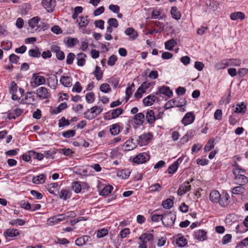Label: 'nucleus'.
<instances>
[{
    "label": "nucleus",
    "instance_id": "1",
    "mask_svg": "<svg viewBox=\"0 0 248 248\" xmlns=\"http://www.w3.org/2000/svg\"><path fill=\"white\" fill-rule=\"evenodd\" d=\"M76 216L75 212L73 211L68 212L64 214H58L49 217L47 220V222L49 225L52 226L62 221L66 220L69 218L75 217Z\"/></svg>",
    "mask_w": 248,
    "mask_h": 248
},
{
    "label": "nucleus",
    "instance_id": "2",
    "mask_svg": "<svg viewBox=\"0 0 248 248\" xmlns=\"http://www.w3.org/2000/svg\"><path fill=\"white\" fill-rule=\"evenodd\" d=\"M246 172L245 170L240 168H234L232 173L234 175V183L244 186L248 183V178L244 175Z\"/></svg>",
    "mask_w": 248,
    "mask_h": 248
},
{
    "label": "nucleus",
    "instance_id": "3",
    "mask_svg": "<svg viewBox=\"0 0 248 248\" xmlns=\"http://www.w3.org/2000/svg\"><path fill=\"white\" fill-rule=\"evenodd\" d=\"M103 111V108L98 106H94L84 113V117L92 120L97 117Z\"/></svg>",
    "mask_w": 248,
    "mask_h": 248
},
{
    "label": "nucleus",
    "instance_id": "4",
    "mask_svg": "<svg viewBox=\"0 0 248 248\" xmlns=\"http://www.w3.org/2000/svg\"><path fill=\"white\" fill-rule=\"evenodd\" d=\"M176 215L171 212L163 215L162 223L166 227H171L174 224Z\"/></svg>",
    "mask_w": 248,
    "mask_h": 248
},
{
    "label": "nucleus",
    "instance_id": "5",
    "mask_svg": "<svg viewBox=\"0 0 248 248\" xmlns=\"http://www.w3.org/2000/svg\"><path fill=\"white\" fill-rule=\"evenodd\" d=\"M39 20L40 18L38 16L33 17L29 20L28 24L31 30L34 29L35 31H40L42 29L45 30L44 27L45 24L44 23H41L42 24V26H41V24L38 25Z\"/></svg>",
    "mask_w": 248,
    "mask_h": 248
},
{
    "label": "nucleus",
    "instance_id": "6",
    "mask_svg": "<svg viewBox=\"0 0 248 248\" xmlns=\"http://www.w3.org/2000/svg\"><path fill=\"white\" fill-rule=\"evenodd\" d=\"M150 156L149 153L143 152L140 153L133 159V162L140 164H143L150 159Z\"/></svg>",
    "mask_w": 248,
    "mask_h": 248
},
{
    "label": "nucleus",
    "instance_id": "7",
    "mask_svg": "<svg viewBox=\"0 0 248 248\" xmlns=\"http://www.w3.org/2000/svg\"><path fill=\"white\" fill-rule=\"evenodd\" d=\"M154 236L151 233H143L141 234L139 239L141 241L140 244L139 248H147L146 243L147 242L152 241L153 240Z\"/></svg>",
    "mask_w": 248,
    "mask_h": 248
},
{
    "label": "nucleus",
    "instance_id": "8",
    "mask_svg": "<svg viewBox=\"0 0 248 248\" xmlns=\"http://www.w3.org/2000/svg\"><path fill=\"white\" fill-rule=\"evenodd\" d=\"M32 79L33 81L31 82V86L33 87L43 85L46 83L45 77L42 76H38L36 73L33 74Z\"/></svg>",
    "mask_w": 248,
    "mask_h": 248
},
{
    "label": "nucleus",
    "instance_id": "9",
    "mask_svg": "<svg viewBox=\"0 0 248 248\" xmlns=\"http://www.w3.org/2000/svg\"><path fill=\"white\" fill-rule=\"evenodd\" d=\"M42 5L48 12H52L53 11L56 6L55 0H42Z\"/></svg>",
    "mask_w": 248,
    "mask_h": 248
},
{
    "label": "nucleus",
    "instance_id": "10",
    "mask_svg": "<svg viewBox=\"0 0 248 248\" xmlns=\"http://www.w3.org/2000/svg\"><path fill=\"white\" fill-rule=\"evenodd\" d=\"M195 119V116L194 113L192 112H189L185 114L181 122L185 126H186L192 124L194 121Z\"/></svg>",
    "mask_w": 248,
    "mask_h": 248
},
{
    "label": "nucleus",
    "instance_id": "11",
    "mask_svg": "<svg viewBox=\"0 0 248 248\" xmlns=\"http://www.w3.org/2000/svg\"><path fill=\"white\" fill-rule=\"evenodd\" d=\"M37 96L41 99H47L50 98V93L48 90L44 87H41L38 88L36 91Z\"/></svg>",
    "mask_w": 248,
    "mask_h": 248
},
{
    "label": "nucleus",
    "instance_id": "12",
    "mask_svg": "<svg viewBox=\"0 0 248 248\" xmlns=\"http://www.w3.org/2000/svg\"><path fill=\"white\" fill-rule=\"evenodd\" d=\"M151 135L149 133L142 134L138 137L137 141L140 146H144L147 144L150 140Z\"/></svg>",
    "mask_w": 248,
    "mask_h": 248
},
{
    "label": "nucleus",
    "instance_id": "13",
    "mask_svg": "<svg viewBox=\"0 0 248 248\" xmlns=\"http://www.w3.org/2000/svg\"><path fill=\"white\" fill-rule=\"evenodd\" d=\"M190 189L191 186L189 185V182L186 181L180 186L177 190V194L179 196H182L186 192L189 191Z\"/></svg>",
    "mask_w": 248,
    "mask_h": 248
},
{
    "label": "nucleus",
    "instance_id": "14",
    "mask_svg": "<svg viewBox=\"0 0 248 248\" xmlns=\"http://www.w3.org/2000/svg\"><path fill=\"white\" fill-rule=\"evenodd\" d=\"M145 117L147 123L149 124H153L156 119H160V117H158L157 115L155 116L154 111L153 110H147L146 113Z\"/></svg>",
    "mask_w": 248,
    "mask_h": 248
},
{
    "label": "nucleus",
    "instance_id": "15",
    "mask_svg": "<svg viewBox=\"0 0 248 248\" xmlns=\"http://www.w3.org/2000/svg\"><path fill=\"white\" fill-rule=\"evenodd\" d=\"M23 110L19 108L13 109L9 111L7 117L9 120L15 119L21 115Z\"/></svg>",
    "mask_w": 248,
    "mask_h": 248
},
{
    "label": "nucleus",
    "instance_id": "16",
    "mask_svg": "<svg viewBox=\"0 0 248 248\" xmlns=\"http://www.w3.org/2000/svg\"><path fill=\"white\" fill-rule=\"evenodd\" d=\"M51 50L55 53L56 56L58 60L62 61L64 59V53L61 50L60 47L57 46H52L51 47Z\"/></svg>",
    "mask_w": 248,
    "mask_h": 248
},
{
    "label": "nucleus",
    "instance_id": "17",
    "mask_svg": "<svg viewBox=\"0 0 248 248\" xmlns=\"http://www.w3.org/2000/svg\"><path fill=\"white\" fill-rule=\"evenodd\" d=\"M160 93L165 94L170 98L173 95L172 92L170 90V88L165 86L160 87L158 90L155 93V94L158 95Z\"/></svg>",
    "mask_w": 248,
    "mask_h": 248
},
{
    "label": "nucleus",
    "instance_id": "18",
    "mask_svg": "<svg viewBox=\"0 0 248 248\" xmlns=\"http://www.w3.org/2000/svg\"><path fill=\"white\" fill-rule=\"evenodd\" d=\"M229 195L227 192H223L221 195L219 202H218L221 207H226L229 204Z\"/></svg>",
    "mask_w": 248,
    "mask_h": 248
},
{
    "label": "nucleus",
    "instance_id": "19",
    "mask_svg": "<svg viewBox=\"0 0 248 248\" xmlns=\"http://www.w3.org/2000/svg\"><path fill=\"white\" fill-rule=\"evenodd\" d=\"M58 186L57 183H53L47 185L46 188L50 193L57 196L59 194V191H58Z\"/></svg>",
    "mask_w": 248,
    "mask_h": 248
},
{
    "label": "nucleus",
    "instance_id": "20",
    "mask_svg": "<svg viewBox=\"0 0 248 248\" xmlns=\"http://www.w3.org/2000/svg\"><path fill=\"white\" fill-rule=\"evenodd\" d=\"M156 99H158V98L155 95L152 94L145 97L142 101L144 105L150 106L153 105Z\"/></svg>",
    "mask_w": 248,
    "mask_h": 248
},
{
    "label": "nucleus",
    "instance_id": "21",
    "mask_svg": "<svg viewBox=\"0 0 248 248\" xmlns=\"http://www.w3.org/2000/svg\"><path fill=\"white\" fill-rule=\"evenodd\" d=\"M221 195L217 190H212L210 194V200L213 203H218L219 202Z\"/></svg>",
    "mask_w": 248,
    "mask_h": 248
},
{
    "label": "nucleus",
    "instance_id": "22",
    "mask_svg": "<svg viewBox=\"0 0 248 248\" xmlns=\"http://www.w3.org/2000/svg\"><path fill=\"white\" fill-rule=\"evenodd\" d=\"M182 106L179 104V101L175 99H172L165 103L164 108L166 109H168L173 107H181Z\"/></svg>",
    "mask_w": 248,
    "mask_h": 248
},
{
    "label": "nucleus",
    "instance_id": "23",
    "mask_svg": "<svg viewBox=\"0 0 248 248\" xmlns=\"http://www.w3.org/2000/svg\"><path fill=\"white\" fill-rule=\"evenodd\" d=\"M35 93L34 92H28L25 97V103L28 104H32L35 101Z\"/></svg>",
    "mask_w": 248,
    "mask_h": 248
},
{
    "label": "nucleus",
    "instance_id": "24",
    "mask_svg": "<svg viewBox=\"0 0 248 248\" xmlns=\"http://www.w3.org/2000/svg\"><path fill=\"white\" fill-rule=\"evenodd\" d=\"M194 237L199 241H204L206 239V232L199 230L195 232Z\"/></svg>",
    "mask_w": 248,
    "mask_h": 248
},
{
    "label": "nucleus",
    "instance_id": "25",
    "mask_svg": "<svg viewBox=\"0 0 248 248\" xmlns=\"http://www.w3.org/2000/svg\"><path fill=\"white\" fill-rule=\"evenodd\" d=\"M133 141V139L130 138L125 142L123 145L125 150L130 151L136 148V145Z\"/></svg>",
    "mask_w": 248,
    "mask_h": 248
},
{
    "label": "nucleus",
    "instance_id": "26",
    "mask_svg": "<svg viewBox=\"0 0 248 248\" xmlns=\"http://www.w3.org/2000/svg\"><path fill=\"white\" fill-rule=\"evenodd\" d=\"M246 109V106L243 103L237 104L232 106V111L237 113H245Z\"/></svg>",
    "mask_w": 248,
    "mask_h": 248
},
{
    "label": "nucleus",
    "instance_id": "27",
    "mask_svg": "<svg viewBox=\"0 0 248 248\" xmlns=\"http://www.w3.org/2000/svg\"><path fill=\"white\" fill-rule=\"evenodd\" d=\"M46 176L44 174H41L36 176H34L32 178V183L35 184H43L45 183Z\"/></svg>",
    "mask_w": 248,
    "mask_h": 248
},
{
    "label": "nucleus",
    "instance_id": "28",
    "mask_svg": "<svg viewBox=\"0 0 248 248\" xmlns=\"http://www.w3.org/2000/svg\"><path fill=\"white\" fill-rule=\"evenodd\" d=\"M144 118L145 115L142 112L137 113L134 116L135 122L139 125H142Z\"/></svg>",
    "mask_w": 248,
    "mask_h": 248
},
{
    "label": "nucleus",
    "instance_id": "29",
    "mask_svg": "<svg viewBox=\"0 0 248 248\" xmlns=\"http://www.w3.org/2000/svg\"><path fill=\"white\" fill-rule=\"evenodd\" d=\"M59 198L64 201L69 199L71 196V192L67 189H62L59 193Z\"/></svg>",
    "mask_w": 248,
    "mask_h": 248
},
{
    "label": "nucleus",
    "instance_id": "30",
    "mask_svg": "<svg viewBox=\"0 0 248 248\" xmlns=\"http://www.w3.org/2000/svg\"><path fill=\"white\" fill-rule=\"evenodd\" d=\"M125 33L133 39H136L138 36V32L133 28H128L125 31Z\"/></svg>",
    "mask_w": 248,
    "mask_h": 248
},
{
    "label": "nucleus",
    "instance_id": "31",
    "mask_svg": "<svg viewBox=\"0 0 248 248\" xmlns=\"http://www.w3.org/2000/svg\"><path fill=\"white\" fill-rule=\"evenodd\" d=\"M19 234L18 230L16 229H9L4 232V235L10 237L17 236Z\"/></svg>",
    "mask_w": 248,
    "mask_h": 248
},
{
    "label": "nucleus",
    "instance_id": "32",
    "mask_svg": "<svg viewBox=\"0 0 248 248\" xmlns=\"http://www.w3.org/2000/svg\"><path fill=\"white\" fill-rule=\"evenodd\" d=\"M93 74L97 80H100L103 78V71L98 66H96L94 71L93 72Z\"/></svg>",
    "mask_w": 248,
    "mask_h": 248
},
{
    "label": "nucleus",
    "instance_id": "33",
    "mask_svg": "<svg viewBox=\"0 0 248 248\" xmlns=\"http://www.w3.org/2000/svg\"><path fill=\"white\" fill-rule=\"evenodd\" d=\"M229 66H239L241 64V60L239 59H227Z\"/></svg>",
    "mask_w": 248,
    "mask_h": 248
},
{
    "label": "nucleus",
    "instance_id": "34",
    "mask_svg": "<svg viewBox=\"0 0 248 248\" xmlns=\"http://www.w3.org/2000/svg\"><path fill=\"white\" fill-rule=\"evenodd\" d=\"M109 130L111 135L115 136L120 132L119 124H115L110 126Z\"/></svg>",
    "mask_w": 248,
    "mask_h": 248
},
{
    "label": "nucleus",
    "instance_id": "35",
    "mask_svg": "<svg viewBox=\"0 0 248 248\" xmlns=\"http://www.w3.org/2000/svg\"><path fill=\"white\" fill-rule=\"evenodd\" d=\"M171 15H172V17L176 19L179 20L180 19L181 17V14L180 12L178 11L177 8L175 6L172 7L170 11Z\"/></svg>",
    "mask_w": 248,
    "mask_h": 248
},
{
    "label": "nucleus",
    "instance_id": "36",
    "mask_svg": "<svg viewBox=\"0 0 248 248\" xmlns=\"http://www.w3.org/2000/svg\"><path fill=\"white\" fill-rule=\"evenodd\" d=\"M60 82L65 87H70L72 85L71 78L69 77L62 76Z\"/></svg>",
    "mask_w": 248,
    "mask_h": 248
},
{
    "label": "nucleus",
    "instance_id": "37",
    "mask_svg": "<svg viewBox=\"0 0 248 248\" xmlns=\"http://www.w3.org/2000/svg\"><path fill=\"white\" fill-rule=\"evenodd\" d=\"M245 15L241 12H234L232 13L230 15V18L232 20H235L238 19H243L245 18Z\"/></svg>",
    "mask_w": 248,
    "mask_h": 248
},
{
    "label": "nucleus",
    "instance_id": "38",
    "mask_svg": "<svg viewBox=\"0 0 248 248\" xmlns=\"http://www.w3.org/2000/svg\"><path fill=\"white\" fill-rule=\"evenodd\" d=\"M177 45L176 41L173 39H170L165 43V48L169 50H171L173 47Z\"/></svg>",
    "mask_w": 248,
    "mask_h": 248
},
{
    "label": "nucleus",
    "instance_id": "39",
    "mask_svg": "<svg viewBox=\"0 0 248 248\" xmlns=\"http://www.w3.org/2000/svg\"><path fill=\"white\" fill-rule=\"evenodd\" d=\"M113 186L110 185L106 186L103 189L99 192V195L102 196L108 195L113 190Z\"/></svg>",
    "mask_w": 248,
    "mask_h": 248
},
{
    "label": "nucleus",
    "instance_id": "40",
    "mask_svg": "<svg viewBox=\"0 0 248 248\" xmlns=\"http://www.w3.org/2000/svg\"><path fill=\"white\" fill-rule=\"evenodd\" d=\"M162 10L160 9L158 10L154 9L151 13L152 18L153 19H158L159 20L163 18V16H161V12Z\"/></svg>",
    "mask_w": 248,
    "mask_h": 248
},
{
    "label": "nucleus",
    "instance_id": "41",
    "mask_svg": "<svg viewBox=\"0 0 248 248\" xmlns=\"http://www.w3.org/2000/svg\"><path fill=\"white\" fill-rule=\"evenodd\" d=\"M246 191V189L242 186L234 187L232 189V193L233 194H243Z\"/></svg>",
    "mask_w": 248,
    "mask_h": 248
},
{
    "label": "nucleus",
    "instance_id": "42",
    "mask_svg": "<svg viewBox=\"0 0 248 248\" xmlns=\"http://www.w3.org/2000/svg\"><path fill=\"white\" fill-rule=\"evenodd\" d=\"M130 174V171L128 169H124L118 172L117 175L124 179H127Z\"/></svg>",
    "mask_w": 248,
    "mask_h": 248
},
{
    "label": "nucleus",
    "instance_id": "43",
    "mask_svg": "<svg viewBox=\"0 0 248 248\" xmlns=\"http://www.w3.org/2000/svg\"><path fill=\"white\" fill-rule=\"evenodd\" d=\"M77 41V38H72L70 37H67L64 40V42L69 47H73L76 44Z\"/></svg>",
    "mask_w": 248,
    "mask_h": 248
},
{
    "label": "nucleus",
    "instance_id": "44",
    "mask_svg": "<svg viewBox=\"0 0 248 248\" xmlns=\"http://www.w3.org/2000/svg\"><path fill=\"white\" fill-rule=\"evenodd\" d=\"M214 139L213 138L209 140L204 148V151L205 152H208L213 149L214 147Z\"/></svg>",
    "mask_w": 248,
    "mask_h": 248
},
{
    "label": "nucleus",
    "instance_id": "45",
    "mask_svg": "<svg viewBox=\"0 0 248 248\" xmlns=\"http://www.w3.org/2000/svg\"><path fill=\"white\" fill-rule=\"evenodd\" d=\"M29 55L34 58H39L41 56V52L37 47L35 49H30L29 51Z\"/></svg>",
    "mask_w": 248,
    "mask_h": 248
},
{
    "label": "nucleus",
    "instance_id": "46",
    "mask_svg": "<svg viewBox=\"0 0 248 248\" xmlns=\"http://www.w3.org/2000/svg\"><path fill=\"white\" fill-rule=\"evenodd\" d=\"M215 66V68L217 70L224 69L226 67H228L227 59L223 60L220 62L216 63Z\"/></svg>",
    "mask_w": 248,
    "mask_h": 248
},
{
    "label": "nucleus",
    "instance_id": "47",
    "mask_svg": "<svg viewBox=\"0 0 248 248\" xmlns=\"http://www.w3.org/2000/svg\"><path fill=\"white\" fill-rule=\"evenodd\" d=\"M123 109L120 108L111 110V118L115 119L118 117L120 115H121L123 113Z\"/></svg>",
    "mask_w": 248,
    "mask_h": 248
},
{
    "label": "nucleus",
    "instance_id": "48",
    "mask_svg": "<svg viewBox=\"0 0 248 248\" xmlns=\"http://www.w3.org/2000/svg\"><path fill=\"white\" fill-rule=\"evenodd\" d=\"M179 163L178 161L174 162L168 168V171L169 174L174 173L178 169Z\"/></svg>",
    "mask_w": 248,
    "mask_h": 248
},
{
    "label": "nucleus",
    "instance_id": "49",
    "mask_svg": "<svg viewBox=\"0 0 248 248\" xmlns=\"http://www.w3.org/2000/svg\"><path fill=\"white\" fill-rule=\"evenodd\" d=\"M134 84L132 83L130 86L127 87L125 91L126 98L127 100L130 98V96L132 94V93L134 91Z\"/></svg>",
    "mask_w": 248,
    "mask_h": 248
},
{
    "label": "nucleus",
    "instance_id": "50",
    "mask_svg": "<svg viewBox=\"0 0 248 248\" xmlns=\"http://www.w3.org/2000/svg\"><path fill=\"white\" fill-rule=\"evenodd\" d=\"M26 222L25 220L22 219H13L9 222V224L12 226H23L25 224Z\"/></svg>",
    "mask_w": 248,
    "mask_h": 248
},
{
    "label": "nucleus",
    "instance_id": "51",
    "mask_svg": "<svg viewBox=\"0 0 248 248\" xmlns=\"http://www.w3.org/2000/svg\"><path fill=\"white\" fill-rule=\"evenodd\" d=\"M187 243V240L184 236H180L176 239V244L179 247H183Z\"/></svg>",
    "mask_w": 248,
    "mask_h": 248
},
{
    "label": "nucleus",
    "instance_id": "52",
    "mask_svg": "<svg viewBox=\"0 0 248 248\" xmlns=\"http://www.w3.org/2000/svg\"><path fill=\"white\" fill-rule=\"evenodd\" d=\"M99 89L100 91L105 93H108L111 90L109 85L107 83H103L101 84L99 87Z\"/></svg>",
    "mask_w": 248,
    "mask_h": 248
},
{
    "label": "nucleus",
    "instance_id": "53",
    "mask_svg": "<svg viewBox=\"0 0 248 248\" xmlns=\"http://www.w3.org/2000/svg\"><path fill=\"white\" fill-rule=\"evenodd\" d=\"M162 206L165 209H170L173 205V201L170 199H167L162 202Z\"/></svg>",
    "mask_w": 248,
    "mask_h": 248
},
{
    "label": "nucleus",
    "instance_id": "54",
    "mask_svg": "<svg viewBox=\"0 0 248 248\" xmlns=\"http://www.w3.org/2000/svg\"><path fill=\"white\" fill-rule=\"evenodd\" d=\"M89 188V186L87 183L78 182V193L85 192Z\"/></svg>",
    "mask_w": 248,
    "mask_h": 248
},
{
    "label": "nucleus",
    "instance_id": "55",
    "mask_svg": "<svg viewBox=\"0 0 248 248\" xmlns=\"http://www.w3.org/2000/svg\"><path fill=\"white\" fill-rule=\"evenodd\" d=\"M108 230L106 228L98 230L96 232L97 237L99 238L104 237L108 234Z\"/></svg>",
    "mask_w": 248,
    "mask_h": 248
},
{
    "label": "nucleus",
    "instance_id": "56",
    "mask_svg": "<svg viewBox=\"0 0 248 248\" xmlns=\"http://www.w3.org/2000/svg\"><path fill=\"white\" fill-rule=\"evenodd\" d=\"M194 133V131L193 130L188 131L186 134L183 137L181 140L183 142L187 141L189 139H190L193 137Z\"/></svg>",
    "mask_w": 248,
    "mask_h": 248
},
{
    "label": "nucleus",
    "instance_id": "57",
    "mask_svg": "<svg viewBox=\"0 0 248 248\" xmlns=\"http://www.w3.org/2000/svg\"><path fill=\"white\" fill-rule=\"evenodd\" d=\"M32 157L35 159H37L38 160H42L43 159V154L38 153L33 151H30L29 152Z\"/></svg>",
    "mask_w": 248,
    "mask_h": 248
},
{
    "label": "nucleus",
    "instance_id": "58",
    "mask_svg": "<svg viewBox=\"0 0 248 248\" xmlns=\"http://www.w3.org/2000/svg\"><path fill=\"white\" fill-rule=\"evenodd\" d=\"M67 107L66 103H62L59 105L58 107L53 110V112L55 114H58L61 112L63 109Z\"/></svg>",
    "mask_w": 248,
    "mask_h": 248
},
{
    "label": "nucleus",
    "instance_id": "59",
    "mask_svg": "<svg viewBox=\"0 0 248 248\" xmlns=\"http://www.w3.org/2000/svg\"><path fill=\"white\" fill-rule=\"evenodd\" d=\"M161 188L162 186L159 184L157 183L149 187V189L150 191L151 192H159L160 191Z\"/></svg>",
    "mask_w": 248,
    "mask_h": 248
},
{
    "label": "nucleus",
    "instance_id": "60",
    "mask_svg": "<svg viewBox=\"0 0 248 248\" xmlns=\"http://www.w3.org/2000/svg\"><path fill=\"white\" fill-rule=\"evenodd\" d=\"M88 16H81L80 17V22H78V26L80 27H85L87 26L89 23V20L88 19Z\"/></svg>",
    "mask_w": 248,
    "mask_h": 248
},
{
    "label": "nucleus",
    "instance_id": "61",
    "mask_svg": "<svg viewBox=\"0 0 248 248\" xmlns=\"http://www.w3.org/2000/svg\"><path fill=\"white\" fill-rule=\"evenodd\" d=\"M108 23L109 26L117 28L119 26L118 20L115 18H110L108 20Z\"/></svg>",
    "mask_w": 248,
    "mask_h": 248
},
{
    "label": "nucleus",
    "instance_id": "62",
    "mask_svg": "<svg viewBox=\"0 0 248 248\" xmlns=\"http://www.w3.org/2000/svg\"><path fill=\"white\" fill-rule=\"evenodd\" d=\"M86 55L83 53H78V66H83L85 63Z\"/></svg>",
    "mask_w": 248,
    "mask_h": 248
},
{
    "label": "nucleus",
    "instance_id": "63",
    "mask_svg": "<svg viewBox=\"0 0 248 248\" xmlns=\"http://www.w3.org/2000/svg\"><path fill=\"white\" fill-rule=\"evenodd\" d=\"M47 80L49 84H51L53 86H54L58 81L57 77L54 75H51L50 77L47 78Z\"/></svg>",
    "mask_w": 248,
    "mask_h": 248
},
{
    "label": "nucleus",
    "instance_id": "64",
    "mask_svg": "<svg viewBox=\"0 0 248 248\" xmlns=\"http://www.w3.org/2000/svg\"><path fill=\"white\" fill-rule=\"evenodd\" d=\"M70 124V122L68 120L65 118L64 117H62L59 122V126L60 127H63L66 125H68Z\"/></svg>",
    "mask_w": 248,
    "mask_h": 248
}]
</instances>
